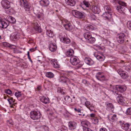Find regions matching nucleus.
<instances>
[{
    "label": "nucleus",
    "mask_w": 131,
    "mask_h": 131,
    "mask_svg": "<svg viewBox=\"0 0 131 131\" xmlns=\"http://www.w3.org/2000/svg\"><path fill=\"white\" fill-rule=\"evenodd\" d=\"M105 12L103 14V16L105 18V19L109 20L112 18V14L111 13L113 11L111 10V8L108 5H105L104 7Z\"/></svg>",
    "instance_id": "1"
},
{
    "label": "nucleus",
    "mask_w": 131,
    "mask_h": 131,
    "mask_svg": "<svg viewBox=\"0 0 131 131\" xmlns=\"http://www.w3.org/2000/svg\"><path fill=\"white\" fill-rule=\"evenodd\" d=\"M118 4L119 5L117 6L116 9L119 13H123L125 9V7L126 6V4L124 2L121 1H118Z\"/></svg>",
    "instance_id": "2"
},
{
    "label": "nucleus",
    "mask_w": 131,
    "mask_h": 131,
    "mask_svg": "<svg viewBox=\"0 0 131 131\" xmlns=\"http://www.w3.org/2000/svg\"><path fill=\"white\" fill-rule=\"evenodd\" d=\"M84 36L88 42L90 43H93L95 41V38L92 37L91 34L89 32L85 33Z\"/></svg>",
    "instance_id": "3"
},
{
    "label": "nucleus",
    "mask_w": 131,
    "mask_h": 131,
    "mask_svg": "<svg viewBox=\"0 0 131 131\" xmlns=\"http://www.w3.org/2000/svg\"><path fill=\"white\" fill-rule=\"evenodd\" d=\"M31 118L34 120H37L41 117V113L39 111H31L30 114Z\"/></svg>",
    "instance_id": "4"
},
{
    "label": "nucleus",
    "mask_w": 131,
    "mask_h": 131,
    "mask_svg": "<svg viewBox=\"0 0 131 131\" xmlns=\"http://www.w3.org/2000/svg\"><path fill=\"white\" fill-rule=\"evenodd\" d=\"M20 5L24 7L26 11H29L31 6L26 0H20Z\"/></svg>",
    "instance_id": "5"
},
{
    "label": "nucleus",
    "mask_w": 131,
    "mask_h": 131,
    "mask_svg": "<svg viewBox=\"0 0 131 131\" xmlns=\"http://www.w3.org/2000/svg\"><path fill=\"white\" fill-rule=\"evenodd\" d=\"M117 72L121 78L123 79H127L128 77V73L126 71H124L121 69H118Z\"/></svg>",
    "instance_id": "6"
},
{
    "label": "nucleus",
    "mask_w": 131,
    "mask_h": 131,
    "mask_svg": "<svg viewBox=\"0 0 131 131\" xmlns=\"http://www.w3.org/2000/svg\"><path fill=\"white\" fill-rule=\"evenodd\" d=\"M60 39L64 43L68 44L70 42V39L67 37L66 34H63L59 35Z\"/></svg>",
    "instance_id": "7"
},
{
    "label": "nucleus",
    "mask_w": 131,
    "mask_h": 131,
    "mask_svg": "<svg viewBox=\"0 0 131 131\" xmlns=\"http://www.w3.org/2000/svg\"><path fill=\"white\" fill-rule=\"evenodd\" d=\"M72 13L75 17L79 19H82L84 18L85 16L84 13L78 11L73 10L72 11Z\"/></svg>",
    "instance_id": "8"
},
{
    "label": "nucleus",
    "mask_w": 131,
    "mask_h": 131,
    "mask_svg": "<svg viewBox=\"0 0 131 131\" xmlns=\"http://www.w3.org/2000/svg\"><path fill=\"white\" fill-rule=\"evenodd\" d=\"M32 25L36 31L39 32H42V29L36 20H34L32 22Z\"/></svg>",
    "instance_id": "9"
},
{
    "label": "nucleus",
    "mask_w": 131,
    "mask_h": 131,
    "mask_svg": "<svg viewBox=\"0 0 131 131\" xmlns=\"http://www.w3.org/2000/svg\"><path fill=\"white\" fill-rule=\"evenodd\" d=\"M94 55L97 59L100 61H103L105 59V57L102 52H95L94 53Z\"/></svg>",
    "instance_id": "10"
},
{
    "label": "nucleus",
    "mask_w": 131,
    "mask_h": 131,
    "mask_svg": "<svg viewBox=\"0 0 131 131\" xmlns=\"http://www.w3.org/2000/svg\"><path fill=\"white\" fill-rule=\"evenodd\" d=\"M125 35L123 33H121L118 35L117 37V40L118 42L122 43L124 42Z\"/></svg>",
    "instance_id": "11"
},
{
    "label": "nucleus",
    "mask_w": 131,
    "mask_h": 131,
    "mask_svg": "<svg viewBox=\"0 0 131 131\" xmlns=\"http://www.w3.org/2000/svg\"><path fill=\"white\" fill-rule=\"evenodd\" d=\"M70 61L72 65H77L79 63V60L74 56H72L70 58Z\"/></svg>",
    "instance_id": "12"
},
{
    "label": "nucleus",
    "mask_w": 131,
    "mask_h": 131,
    "mask_svg": "<svg viewBox=\"0 0 131 131\" xmlns=\"http://www.w3.org/2000/svg\"><path fill=\"white\" fill-rule=\"evenodd\" d=\"M2 5L5 8H8L10 7L9 2L6 0H3L1 2Z\"/></svg>",
    "instance_id": "13"
},
{
    "label": "nucleus",
    "mask_w": 131,
    "mask_h": 131,
    "mask_svg": "<svg viewBox=\"0 0 131 131\" xmlns=\"http://www.w3.org/2000/svg\"><path fill=\"white\" fill-rule=\"evenodd\" d=\"M96 77L99 80L103 81L106 80L105 77L102 74V73L99 72L97 73L96 75Z\"/></svg>",
    "instance_id": "14"
},
{
    "label": "nucleus",
    "mask_w": 131,
    "mask_h": 131,
    "mask_svg": "<svg viewBox=\"0 0 131 131\" xmlns=\"http://www.w3.org/2000/svg\"><path fill=\"white\" fill-rule=\"evenodd\" d=\"M68 125L70 129L71 130H74L76 128L77 124L74 121H70L68 123Z\"/></svg>",
    "instance_id": "15"
},
{
    "label": "nucleus",
    "mask_w": 131,
    "mask_h": 131,
    "mask_svg": "<svg viewBox=\"0 0 131 131\" xmlns=\"http://www.w3.org/2000/svg\"><path fill=\"white\" fill-rule=\"evenodd\" d=\"M90 9H91V8ZM91 10L95 14H99L100 12L99 7L97 5H93L92 7Z\"/></svg>",
    "instance_id": "16"
},
{
    "label": "nucleus",
    "mask_w": 131,
    "mask_h": 131,
    "mask_svg": "<svg viewBox=\"0 0 131 131\" xmlns=\"http://www.w3.org/2000/svg\"><path fill=\"white\" fill-rule=\"evenodd\" d=\"M9 24L8 22L3 21V19L0 17V27L3 28H6L8 25Z\"/></svg>",
    "instance_id": "17"
},
{
    "label": "nucleus",
    "mask_w": 131,
    "mask_h": 131,
    "mask_svg": "<svg viewBox=\"0 0 131 131\" xmlns=\"http://www.w3.org/2000/svg\"><path fill=\"white\" fill-rule=\"evenodd\" d=\"M64 99L67 102L69 103H71L72 105H74L75 104V100L74 99L72 100L70 96L67 95L64 98Z\"/></svg>",
    "instance_id": "18"
},
{
    "label": "nucleus",
    "mask_w": 131,
    "mask_h": 131,
    "mask_svg": "<svg viewBox=\"0 0 131 131\" xmlns=\"http://www.w3.org/2000/svg\"><path fill=\"white\" fill-rule=\"evenodd\" d=\"M85 105L91 111H95L94 106L93 104H91L89 101H86L85 102Z\"/></svg>",
    "instance_id": "19"
},
{
    "label": "nucleus",
    "mask_w": 131,
    "mask_h": 131,
    "mask_svg": "<svg viewBox=\"0 0 131 131\" xmlns=\"http://www.w3.org/2000/svg\"><path fill=\"white\" fill-rule=\"evenodd\" d=\"M49 48L50 51L52 52H54L56 50L57 46L55 43H49Z\"/></svg>",
    "instance_id": "20"
},
{
    "label": "nucleus",
    "mask_w": 131,
    "mask_h": 131,
    "mask_svg": "<svg viewBox=\"0 0 131 131\" xmlns=\"http://www.w3.org/2000/svg\"><path fill=\"white\" fill-rule=\"evenodd\" d=\"M63 25L65 29L67 30L71 31L73 29V27L70 23L68 21H67L66 24H63Z\"/></svg>",
    "instance_id": "21"
},
{
    "label": "nucleus",
    "mask_w": 131,
    "mask_h": 131,
    "mask_svg": "<svg viewBox=\"0 0 131 131\" xmlns=\"http://www.w3.org/2000/svg\"><path fill=\"white\" fill-rule=\"evenodd\" d=\"M115 89L117 91L122 92L126 90V87L125 86L123 85H117L115 87Z\"/></svg>",
    "instance_id": "22"
},
{
    "label": "nucleus",
    "mask_w": 131,
    "mask_h": 131,
    "mask_svg": "<svg viewBox=\"0 0 131 131\" xmlns=\"http://www.w3.org/2000/svg\"><path fill=\"white\" fill-rule=\"evenodd\" d=\"M59 80L60 82L62 83H66L67 85L68 84V82H70L69 80L64 76H60Z\"/></svg>",
    "instance_id": "23"
},
{
    "label": "nucleus",
    "mask_w": 131,
    "mask_h": 131,
    "mask_svg": "<svg viewBox=\"0 0 131 131\" xmlns=\"http://www.w3.org/2000/svg\"><path fill=\"white\" fill-rule=\"evenodd\" d=\"M108 118L110 121L112 122L116 121L117 119L116 115L112 114H110L108 116Z\"/></svg>",
    "instance_id": "24"
},
{
    "label": "nucleus",
    "mask_w": 131,
    "mask_h": 131,
    "mask_svg": "<svg viewBox=\"0 0 131 131\" xmlns=\"http://www.w3.org/2000/svg\"><path fill=\"white\" fill-rule=\"evenodd\" d=\"M20 34L19 32H15L13 36L10 37L11 39L13 41H15L19 39L20 38Z\"/></svg>",
    "instance_id": "25"
},
{
    "label": "nucleus",
    "mask_w": 131,
    "mask_h": 131,
    "mask_svg": "<svg viewBox=\"0 0 131 131\" xmlns=\"http://www.w3.org/2000/svg\"><path fill=\"white\" fill-rule=\"evenodd\" d=\"M40 4L43 6H48L49 4V2L48 0H41L40 1Z\"/></svg>",
    "instance_id": "26"
},
{
    "label": "nucleus",
    "mask_w": 131,
    "mask_h": 131,
    "mask_svg": "<svg viewBox=\"0 0 131 131\" xmlns=\"http://www.w3.org/2000/svg\"><path fill=\"white\" fill-rule=\"evenodd\" d=\"M85 62L88 64L91 65L94 64V62L90 58H85L84 59Z\"/></svg>",
    "instance_id": "27"
},
{
    "label": "nucleus",
    "mask_w": 131,
    "mask_h": 131,
    "mask_svg": "<svg viewBox=\"0 0 131 131\" xmlns=\"http://www.w3.org/2000/svg\"><path fill=\"white\" fill-rule=\"evenodd\" d=\"M117 100L119 104H122L124 102V99L122 96V95H119L117 97Z\"/></svg>",
    "instance_id": "28"
},
{
    "label": "nucleus",
    "mask_w": 131,
    "mask_h": 131,
    "mask_svg": "<svg viewBox=\"0 0 131 131\" xmlns=\"http://www.w3.org/2000/svg\"><path fill=\"white\" fill-rule=\"evenodd\" d=\"M106 109L110 111H113L114 109V107L111 103H108L106 104Z\"/></svg>",
    "instance_id": "29"
},
{
    "label": "nucleus",
    "mask_w": 131,
    "mask_h": 131,
    "mask_svg": "<svg viewBox=\"0 0 131 131\" xmlns=\"http://www.w3.org/2000/svg\"><path fill=\"white\" fill-rule=\"evenodd\" d=\"M66 4L71 6H73L75 4V1L74 0H65Z\"/></svg>",
    "instance_id": "30"
},
{
    "label": "nucleus",
    "mask_w": 131,
    "mask_h": 131,
    "mask_svg": "<svg viewBox=\"0 0 131 131\" xmlns=\"http://www.w3.org/2000/svg\"><path fill=\"white\" fill-rule=\"evenodd\" d=\"M40 101L44 103L47 104L49 103V101L48 97L43 96L41 98Z\"/></svg>",
    "instance_id": "31"
},
{
    "label": "nucleus",
    "mask_w": 131,
    "mask_h": 131,
    "mask_svg": "<svg viewBox=\"0 0 131 131\" xmlns=\"http://www.w3.org/2000/svg\"><path fill=\"white\" fill-rule=\"evenodd\" d=\"M7 100L10 105L13 104L14 106H15L17 104V103L15 102V100L12 97H10V98H8L7 99Z\"/></svg>",
    "instance_id": "32"
},
{
    "label": "nucleus",
    "mask_w": 131,
    "mask_h": 131,
    "mask_svg": "<svg viewBox=\"0 0 131 131\" xmlns=\"http://www.w3.org/2000/svg\"><path fill=\"white\" fill-rule=\"evenodd\" d=\"M53 64V66L56 68H58L60 67V65L57 60L55 59L52 61Z\"/></svg>",
    "instance_id": "33"
},
{
    "label": "nucleus",
    "mask_w": 131,
    "mask_h": 131,
    "mask_svg": "<svg viewBox=\"0 0 131 131\" xmlns=\"http://www.w3.org/2000/svg\"><path fill=\"white\" fill-rule=\"evenodd\" d=\"M129 126V125L127 123H123L122 125V128L126 131L128 130Z\"/></svg>",
    "instance_id": "34"
},
{
    "label": "nucleus",
    "mask_w": 131,
    "mask_h": 131,
    "mask_svg": "<svg viewBox=\"0 0 131 131\" xmlns=\"http://www.w3.org/2000/svg\"><path fill=\"white\" fill-rule=\"evenodd\" d=\"M46 34L50 37H52L54 36L53 32L50 30H47Z\"/></svg>",
    "instance_id": "35"
},
{
    "label": "nucleus",
    "mask_w": 131,
    "mask_h": 131,
    "mask_svg": "<svg viewBox=\"0 0 131 131\" xmlns=\"http://www.w3.org/2000/svg\"><path fill=\"white\" fill-rule=\"evenodd\" d=\"M81 123L83 127L88 126L90 125L89 122L87 121H82L81 122Z\"/></svg>",
    "instance_id": "36"
},
{
    "label": "nucleus",
    "mask_w": 131,
    "mask_h": 131,
    "mask_svg": "<svg viewBox=\"0 0 131 131\" xmlns=\"http://www.w3.org/2000/svg\"><path fill=\"white\" fill-rule=\"evenodd\" d=\"M74 53L73 51L72 50H69L67 51L66 54L67 56L68 57H70L73 56Z\"/></svg>",
    "instance_id": "37"
},
{
    "label": "nucleus",
    "mask_w": 131,
    "mask_h": 131,
    "mask_svg": "<svg viewBox=\"0 0 131 131\" xmlns=\"http://www.w3.org/2000/svg\"><path fill=\"white\" fill-rule=\"evenodd\" d=\"M46 76L47 77L51 78H53L54 77V75L52 72H49L46 73Z\"/></svg>",
    "instance_id": "38"
},
{
    "label": "nucleus",
    "mask_w": 131,
    "mask_h": 131,
    "mask_svg": "<svg viewBox=\"0 0 131 131\" xmlns=\"http://www.w3.org/2000/svg\"><path fill=\"white\" fill-rule=\"evenodd\" d=\"M55 123L56 125L58 126V127L59 128L62 125V123L61 121V120H59L58 121H56Z\"/></svg>",
    "instance_id": "39"
},
{
    "label": "nucleus",
    "mask_w": 131,
    "mask_h": 131,
    "mask_svg": "<svg viewBox=\"0 0 131 131\" xmlns=\"http://www.w3.org/2000/svg\"><path fill=\"white\" fill-rule=\"evenodd\" d=\"M68 87L70 89H73L75 86V85L73 83H71V81L68 82Z\"/></svg>",
    "instance_id": "40"
},
{
    "label": "nucleus",
    "mask_w": 131,
    "mask_h": 131,
    "mask_svg": "<svg viewBox=\"0 0 131 131\" xmlns=\"http://www.w3.org/2000/svg\"><path fill=\"white\" fill-rule=\"evenodd\" d=\"M83 3L86 7L89 8L90 7V4L88 2L84 0L83 1Z\"/></svg>",
    "instance_id": "41"
},
{
    "label": "nucleus",
    "mask_w": 131,
    "mask_h": 131,
    "mask_svg": "<svg viewBox=\"0 0 131 131\" xmlns=\"http://www.w3.org/2000/svg\"><path fill=\"white\" fill-rule=\"evenodd\" d=\"M3 45L5 47H15L14 45H10V44L6 42H4L3 43Z\"/></svg>",
    "instance_id": "42"
},
{
    "label": "nucleus",
    "mask_w": 131,
    "mask_h": 131,
    "mask_svg": "<svg viewBox=\"0 0 131 131\" xmlns=\"http://www.w3.org/2000/svg\"><path fill=\"white\" fill-rule=\"evenodd\" d=\"M9 18H10V21L11 23H14L16 22V20L14 18L11 16H8Z\"/></svg>",
    "instance_id": "43"
},
{
    "label": "nucleus",
    "mask_w": 131,
    "mask_h": 131,
    "mask_svg": "<svg viewBox=\"0 0 131 131\" xmlns=\"http://www.w3.org/2000/svg\"><path fill=\"white\" fill-rule=\"evenodd\" d=\"M126 113L127 115H131V107L127 109Z\"/></svg>",
    "instance_id": "44"
},
{
    "label": "nucleus",
    "mask_w": 131,
    "mask_h": 131,
    "mask_svg": "<svg viewBox=\"0 0 131 131\" xmlns=\"http://www.w3.org/2000/svg\"><path fill=\"white\" fill-rule=\"evenodd\" d=\"M127 26L128 28L131 30V21H129L127 22Z\"/></svg>",
    "instance_id": "45"
},
{
    "label": "nucleus",
    "mask_w": 131,
    "mask_h": 131,
    "mask_svg": "<svg viewBox=\"0 0 131 131\" xmlns=\"http://www.w3.org/2000/svg\"><path fill=\"white\" fill-rule=\"evenodd\" d=\"M92 121L94 122L95 124H97L99 122L98 119L96 117H94L92 119Z\"/></svg>",
    "instance_id": "46"
},
{
    "label": "nucleus",
    "mask_w": 131,
    "mask_h": 131,
    "mask_svg": "<svg viewBox=\"0 0 131 131\" xmlns=\"http://www.w3.org/2000/svg\"><path fill=\"white\" fill-rule=\"evenodd\" d=\"M15 95L16 97H20L21 95V94L20 92H16L15 93Z\"/></svg>",
    "instance_id": "47"
},
{
    "label": "nucleus",
    "mask_w": 131,
    "mask_h": 131,
    "mask_svg": "<svg viewBox=\"0 0 131 131\" xmlns=\"http://www.w3.org/2000/svg\"><path fill=\"white\" fill-rule=\"evenodd\" d=\"M83 131H92L90 129L86 127H83Z\"/></svg>",
    "instance_id": "48"
},
{
    "label": "nucleus",
    "mask_w": 131,
    "mask_h": 131,
    "mask_svg": "<svg viewBox=\"0 0 131 131\" xmlns=\"http://www.w3.org/2000/svg\"><path fill=\"white\" fill-rule=\"evenodd\" d=\"M93 26H88L86 27V30H91L92 29Z\"/></svg>",
    "instance_id": "49"
},
{
    "label": "nucleus",
    "mask_w": 131,
    "mask_h": 131,
    "mask_svg": "<svg viewBox=\"0 0 131 131\" xmlns=\"http://www.w3.org/2000/svg\"><path fill=\"white\" fill-rule=\"evenodd\" d=\"M6 92L7 94H10L12 93V91L9 89H8L6 90Z\"/></svg>",
    "instance_id": "50"
},
{
    "label": "nucleus",
    "mask_w": 131,
    "mask_h": 131,
    "mask_svg": "<svg viewBox=\"0 0 131 131\" xmlns=\"http://www.w3.org/2000/svg\"><path fill=\"white\" fill-rule=\"evenodd\" d=\"M7 124L8 125H13L12 121L11 120L7 121Z\"/></svg>",
    "instance_id": "51"
},
{
    "label": "nucleus",
    "mask_w": 131,
    "mask_h": 131,
    "mask_svg": "<svg viewBox=\"0 0 131 131\" xmlns=\"http://www.w3.org/2000/svg\"><path fill=\"white\" fill-rule=\"evenodd\" d=\"M63 90L62 89H61L60 88H58V92L61 93L63 92Z\"/></svg>",
    "instance_id": "52"
},
{
    "label": "nucleus",
    "mask_w": 131,
    "mask_h": 131,
    "mask_svg": "<svg viewBox=\"0 0 131 131\" xmlns=\"http://www.w3.org/2000/svg\"><path fill=\"white\" fill-rule=\"evenodd\" d=\"M41 89V87L40 85H38L37 88L36 90H38V91L40 90Z\"/></svg>",
    "instance_id": "53"
},
{
    "label": "nucleus",
    "mask_w": 131,
    "mask_h": 131,
    "mask_svg": "<svg viewBox=\"0 0 131 131\" xmlns=\"http://www.w3.org/2000/svg\"><path fill=\"white\" fill-rule=\"evenodd\" d=\"M100 131H107V130L105 128H102L100 129Z\"/></svg>",
    "instance_id": "54"
},
{
    "label": "nucleus",
    "mask_w": 131,
    "mask_h": 131,
    "mask_svg": "<svg viewBox=\"0 0 131 131\" xmlns=\"http://www.w3.org/2000/svg\"><path fill=\"white\" fill-rule=\"evenodd\" d=\"M95 115L94 114H90V116L91 117L94 118L95 117Z\"/></svg>",
    "instance_id": "55"
},
{
    "label": "nucleus",
    "mask_w": 131,
    "mask_h": 131,
    "mask_svg": "<svg viewBox=\"0 0 131 131\" xmlns=\"http://www.w3.org/2000/svg\"><path fill=\"white\" fill-rule=\"evenodd\" d=\"M74 110L75 111L77 112H81V110L79 109H77L76 108H74Z\"/></svg>",
    "instance_id": "56"
},
{
    "label": "nucleus",
    "mask_w": 131,
    "mask_h": 131,
    "mask_svg": "<svg viewBox=\"0 0 131 131\" xmlns=\"http://www.w3.org/2000/svg\"><path fill=\"white\" fill-rule=\"evenodd\" d=\"M58 131H67L66 129H64L63 128H62L61 130H59Z\"/></svg>",
    "instance_id": "57"
},
{
    "label": "nucleus",
    "mask_w": 131,
    "mask_h": 131,
    "mask_svg": "<svg viewBox=\"0 0 131 131\" xmlns=\"http://www.w3.org/2000/svg\"><path fill=\"white\" fill-rule=\"evenodd\" d=\"M37 17L38 18H40L41 17V15L40 14H38L37 15Z\"/></svg>",
    "instance_id": "58"
},
{
    "label": "nucleus",
    "mask_w": 131,
    "mask_h": 131,
    "mask_svg": "<svg viewBox=\"0 0 131 131\" xmlns=\"http://www.w3.org/2000/svg\"><path fill=\"white\" fill-rule=\"evenodd\" d=\"M35 49L34 48H31L30 49V50L31 52H33L35 51Z\"/></svg>",
    "instance_id": "59"
},
{
    "label": "nucleus",
    "mask_w": 131,
    "mask_h": 131,
    "mask_svg": "<svg viewBox=\"0 0 131 131\" xmlns=\"http://www.w3.org/2000/svg\"><path fill=\"white\" fill-rule=\"evenodd\" d=\"M82 66V65L81 64H79V65L77 67V69L79 68H80Z\"/></svg>",
    "instance_id": "60"
},
{
    "label": "nucleus",
    "mask_w": 131,
    "mask_h": 131,
    "mask_svg": "<svg viewBox=\"0 0 131 131\" xmlns=\"http://www.w3.org/2000/svg\"><path fill=\"white\" fill-rule=\"evenodd\" d=\"M112 0L114 2L117 3H118V1H119L118 0Z\"/></svg>",
    "instance_id": "61"
},
{
    "label": "nucleus",
    "mask_w": 131,
    "mask_h": 131,
    "mask_svg": "<svg viewBox=\"0 0 131 131\" xmlns=\"http://www.w3.org/2000/svg\"><path fill=\"white\" fill-rule=\"evenodd\" d=\"M11 105L10 106V107L11 108H14V105H13V104Z\"/></svg>",
    "instance_id": "62"
},
{
    "label": "nucleus",
    "mask_w": 131,
    "mask_h": 131,
    "mask_svg": "<svg viewBox=\"0 0 131 131\" xmlns=\"http://www.w3.org/2000/svg\"><path fill=\"white\" fill-rule=\"evenodd\" d=\"M9 48H11V49H14L15 48V47H9Z\"/></svg>",
    "instance_id": "63"
},
{
    "label": "nucleus",
    "mask_w": 131,
    "mask_h": 131,
    "mask_svg": "<svg viewBox=\"0 0 131 131\" xmlns=\"http://www.w3.org/2000/svg\"><path fill=\"white\" fill-rule=\"evenodd\" d=\"M129 12L131 13V6L129 7Z\"/></svg>",
    "instance_id": "64"
}]
</instances>
